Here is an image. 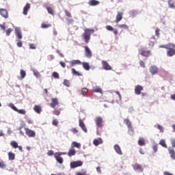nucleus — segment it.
<instances>
[{
    "mask_svg": "<svg viewBox=\"0 0 175 175\" xmlns=\"http://www.w3.org/2000/svg\"><path fill=\"white\" fill-rule=\"evenodd\" d=\"M95 32L94 29H85L84 33L82 34V37L85 41V42L88 44L91 39V35Z\"/></svg>",
    "mask_w": 175,
    "mask_h": 175,
    "instance_id": "1",
    "label": "nucleus"
},
{
    "mask_svg": "<svg viewBox=\"0 0 175 175\" xmlns=\"http://www.w3.org/2000/svg\"><path fill=\"white\" fill-rule=\"evenodd\" d=\"M95 124L97 128H102L103 126V118L100 116H97L94 119Z\"/></svg>",
    "mask_w": 175,
    "mask_h": 175,
    "instance_id": "2",
    "label": "nucleus"
},
{
    "mask_svg": "<svg viewBox=\"0 0 175 175\" xmlns=\"http://www.w3.org/2000/svg\"><path fill=\"white\" fill-rule=\"evenodd\" d=\"M70 169H76V167H79L80 166H83V161H72L70 163Z\"/></svg>",
    "mask_w": 175,
    "mask_h": 175,
    "instance_id": "3",
    "label": "nucleus"
},
{
    "mask_svg": "<svg viewBox=\"0 0 175 175\" xmlns=\"http://www.w3.org/2000/svg\"><path fill=\"white\" fill-rule=\"evenodd\" d=\"M25 132L28 137H35L36 136V132L29 128H25Z\"/></svg>",
    "mask_w": 175,
    "mask_h": 175,
    "instance_id": "4",
    "label": "nucleus"
},
{
    "mask_svg": "<svg viewBox=\"0 0 175 175\" xmlns=\"http://www.w3.org/2000/svg\"><path fill=\"white\" fill-rule=\"evenodd\" d=\"M10 107H11V109H12L13 110H14V111H16L19 114L25 115L26 113H27L25 109H17V107H16V106H14V104H13V103L10 104Z\"/></svg>",
    "mask_w": 175,
    "mask_h": 175,
    "instance_id": "5",
    "label": "nucleus"
},
{
    "mask_svg": "<svg viewBox=\"0 0 175 175\" xmlns=\"http://www.w3.org/2000/svg\"><path fill=\"white\" fill-rule=\"evenodd\" d=\"M139 54L143 57H150V54H151L150 51H147L146 48H142L139 50Z\"/></svg>",
    "mask_w": 175,
    "mask_h": 175,
    "instance_id": "6",
    "label": "nucleus"
},
{
    "mask_svg": "<svg viewBox=\"0 0 175 175\" xmlns=\"http://www.w3.org/2000/svg\"><path fill=\"white\" fill-rule=\"evenodd\" d=\"M101 64H102V66L103 67V69H105V70H111V69H112L111 66L109 64L107 61L103 60L101 62Z\"/></svg>",
    "mask_w": 175,
    "mask_h": 175,
    "instance_id": "7",
    "label": "nucleus"
},
{
    "mask_svg": "<svg viewBox=\"0 0 175 175\" xmlns=\"http://www.w3.org/2000/svg\"><path fill=\"white\" fill-rule=\"evenodd\" d=\"M175 46H169V49H167V57H173L175 55Z\"/></svg>",
    "mask_w": 175,
    "mask_h": 175,
    "instance_id": "8",
    "label": "nucleus"
},
{
    "mask_svg": "<svg viewBox=\"0 0 175 175\" xmlns=\"http://www.w3.org/2000/svg\"><path fill=\"white\" fill-rule=\"evenodd\" d=\"M58 105H59L58 98H51V102L50 103V106H51V107H52V109H55V106H58Z\"/></svg>",
    "mask_w": 175,
    "mask_h": 175,
    "instance_id": "9",
    "label": "nucleus"
},
{
    "mask_svg": "<svg viewBox=\"0 0 175 175\" xmlns=\"http://www.w3.org/2000/svg\"><path fill=\"white\" fill-rule=\"evenodd\" d=\"M85 49V55L87 58H92V52L91 49L87 46H84Z\"/></svg>",
    "mask_w": 175,
    "mask_h": 175,
    "instance_id": "10",
    "label": "nucleus"
},
{
    "mask_svg": "<svg viewBox=\"0 0 175 175\" xmlns=\"http://www.w3.org/2000/svg\"><path fill=\"white\" fill-rule=\"evenodd\" d=\"M124 122L126 124V125H127L129 131L133 132V127H132V122H131V120H129V119H124Z\"/></svg>",
    "mask_w": 175,
    "mask_h": 175,
    "instance_id": "11",
    "label": "nucleus"
},
{
    "mask_svg": "<svg viewBox=\"0 0 175 175\" xmlns=\"http://www.w3.org/2000/svg\"><path fill=\"white\" fill-rule=\"evenodd\" d=\"M143 90H144V88H143V86L140 85H137L135 86V93L136 95H140V94H142V91H143Z\"/></svg>",
    "mask_w": 175,
    "mask_h": 175,
    "instance_id": "12",
    "label": "nucleus"
},
{
    "mask_svg": "<svg viewBox=\"0 0 175 175\" xmlns=\"http://www.w3.org/2000/svg\"><path fill=\"white\" fill-rule=\"evenodd\" d=\"M79 122L80 128H81V129L83 131V132H85V133H87V132H88V130L87 129V127H85V124H84L83 120L79 119Z\"/></svg>",
    "mask_w": 175,
    "mask_h": 175,
    "instance_id": "13",
    "label": "nucleus"
},
{
    "mask_svg": "<svg viewBox=\"0 0 175 175\" xmlns=\"http://www.w3.org/2000/svg\"><path fill=\"white\" fill-rule=\"evenodd\" d=\"M15 35L17 36L18 39H23V33H21V30L18 27L15 28Z\"/></svg>",
    "mask_w": 175,
    "mask_h": 175,
    "instance_id": "14",
    "label": "nucleus"
},
{
    "mask_svg": "<svg viewBox=\"0 0 175 175\" xmlns=\"http://www.w3.org/2000/svg\"><path fill=\"white\" fill-rule=\"evenodd\" d=\"M31 9V4H29V3H27L25 6L23 8V14L25 16H27V14H28V10H29Z\"/></svg>",
    "mask_w": 175,
    "mask_h": 175,
    "instance_id": "15",
    "label": "nucleus"
},
{
    "mask_svg": "<svg viewBox=\"0 0 175 175\" xmlns=\"http://www.w3.org/2000/svg\"><path fill=\"white\" fill-rule=\"evenodd\" d=\"M124 16V12H118L116 15V23H118L121 20H122V16Z\"/></svg>",
    "mask_w": 175,
    "mask_h": 175,
    "instance_id": "16",
    "label": "nucleus"
},
{
    "mask_svg": "<svg viewBox=\"0 0 175 175\" xmlns=\"http://www.w3.org/2000/svg\"><path fill=\"white\" fill-rule=\"evenodd\" d=\"M55 158L59 162V163H64V159L61 157L60 153H55Z\"/></svg>",
    "mask_w": 175,
    "mask_h": 175,
    "instance_id": "17",
    "label": "nucleus"
},
{
    "mask_svg": "<svg viewBox=\"0 0 175 175\" xmlns=\"http://www.w3.org/2000/svg\"><path fill=\"white\" fill-rule=\"evenodd\" d=\"M106 29H107V31H113V33L116 36L118 35V31L117 30V29H114V27H113L110 25H107Z\"/></svg>",
    "mask_w": 175,
    "mask_h": 175,
    "instance_id": "18",
    "label": "nucleus"
},
{
    "mask_svg": "<svg viewBox=\"0 0 175 175\" xmlns=\"http://www.w3.org/2000/svg\"><path fill=\"white\" fill-rule=\"evenodd\" d=\"M149 70L152 75H157V73H158V67L152 66L149 68Z\"/></svg>",
    "mask_w": 175,
    "mask_h": 175,
    "instance_id": "19",
    "label": "nucleus"
},
{
    "mask_svg": "<svg viewBox=\"0 0 175 175\" xmlns=\"http://www.w3.org/2000/svg\"><path fill=\"white\" fill-rule=\"evenodd\" d=\"M100 2L98 0H90L88 1L89 6H98Z\"/></svg>",
    "mask_w": 175,
    "mask_h": 175,
    "instance_id": "20",
    "label": "nucleus"
},
{
    "mask_svg": "<svg viewBox=\"0 0 175 175\" xmlns=\"http://www.w3.org/2000/svg\"><path fill=\"white\" fill-rule=\"evenodd\" d=\"M0 14L2 16V17H4V18H8L9 17V14H8V11L5 9H1L0 10Z\"/></svg>",
    "mask_w": 175,
    "mask_h": 175,
    "instance_id": "21",
    "label": "nucleus"
},
{
    "mask_svg": "<svg viewBox=\"0 0 175 175\" xmlns=\"http://www.w3.org/2000/svg\"><path fill=\"white\" fill-rule=\"evenodd\" d=\"M159 49H165V50H167L169 47H175L174 44L172 43H169L167 44H164V45H160Z\"/></svg>",
    "mask_w": 175,
    "mask_h": 175,
    "instance_id": "22",
    "label": "nucleus"
},
{
    "mask_svg": "<svg viewBox=\"0 0 175 175\" xmlns=\"http://www.w3.org/2000/svg\"><path fill=\"white\" fill-rule=\"evenodd\" d=\"M67 155H68V157H70L76 155V150L75 149V148H70L68 152L67 153Z\"/></svg>",
    "mask_w": 175,
    "mask_h": 175,
    "instance_id": "23",
    "label": "nucleus"
},
{
    "mask_svg": "<svg viewBox=\"0 0 175 175\" xmlns=\"http://www.w3.org/2000/svg\"><path fill=\"white\" fill-rule=\"evenodd\" d=\"M103 143V140L102 139V138H98V139H95L93 141V144L94 146H99V144H102Z\"/></svg>",
    "mask_w": 175,
    "mask_h": 175,
    "instance_id": "24",
    "label": "nucleus"
},
{
    "mask_svg": "<svg viewBox=\"0 0 175 175\" xmlns=\"http://www.w3.org/2000/svg\"><path fill=\"white\" fill-rule=\"evenodd\" d=\"M92 92H98V94H103L102 88H99V86L93 87L92 89Z\"/></svg>",
    "mask_w": 175,
    "mask_h": 175,
    "instance_id": "25",
    "label": "nucleus"
},
{
    "mask_svg": "<svg viewBox=\"0 0 175 175\" xmlns=\"http://www.w3.org/2000/svg\"><path fill=\"white\" fill-rule=\"evenodd\" d=\"M33 110L38 114H40V113H42V107H40V105H35L33 107Z\"/></svg>",
    "mask_w": 175,
    "mask_h": 175,
    "instance_id": "26",
    "label": "nucleus"
},
{
    "mask_svg": "<svg viewBox=\"0 0 175 175\" xmlns=\"http://www.w3.org/2000/svg\"><path fill=\"white\" fill-rule=\"evenodd\" d=\"M114 150L117 154L119 155H122V151L121 150V148L118 145H115L114 146Z\"/></svg>",
    "mask_w": 175,
    "mask_h": 175,
    "instance_id": "27",
    "label": "nucleus"
},
{
    "mask_svg": "<svg viewBox=\"0 0 175 175\" xmlns=\"http://www.w3.org/2000/svg\"><path fill=\"white\" fill-rule=\"evenodd\" d=\"M81 62L79 59L77 60H72L70 62V65L71 66H75V65H81Z\"/></svg>",
    "mask_w": 175,
    "mask_h": 175,
    "instance_id": "28",
    "label": "nucleus"
},
{
    "mask_svg": "<svg viewBox=\"0 0 175 175\" xmlns=\"http://www.w3.org/2000/svg\"><path fill=\"white\" fill-rule=\"evenodd\" d=\"M133 167L134 170H139L140 172H143V168L142 167V165H140L138 163H135L133 165Z\"/></svg>",
    "mask_w": 175,
    "mask_h": 175,
    "instance_id": "29",
    "label": "nucleus"
},
{
    "mask_svg": "<svg viewBox=\"0 0 175 175\" xmlns=\"http://www.w3.org/2000/svg\"><path fill=\"white\" fill-rule=\"evenodd\" d=\"M138 144L141 146H146V139L140 137L138 139Z\"/></svg>",
    "mask_w": 175,
    "mask_h": 175,
    "instance_id": "30",
    "label": "nucleus"
},
{
    "mask_svg": "<svg viewBox=\"0 0 175 175\" xmlns=\"http://www.w3.org/2000/svg\"><path fill=\"white\" fill-rule=\"evenodd\" d=\"M168 152H169V154H170L172 159H175V150H174V149L169 148Z\"/></svg>",
    "mask_w": 175,
    "mask_h": 175,
    "instance_id": "31",
    "label": "nucleus"
},
{
    "mask_svg": "<svg viewBox=\"0 0 175 175\" xmlns=\"http://www.w3.org/2000/svg\"><path fill=\"white\" fill-rule=\"evenodd\" d=\"M168 5L171 9H175V1L174 0H168Z\"/></svg>",
    "mask_w": 175,
    "mask_h": 175,
    "instance_id": "32",
    "label": "nucleus"
},
{
    "mask_svg": "<svg viewBox=\"0 0 175 175\" xmlns=\"http://www.w3.org/2000/svg\"><path fill=\"white\" fill-rule=\"evenodd\" d=\"M81 64L85 70H89L91 68L88 62H82Z\"/></svg>",
    "mask_w": 175,
    "mask_h": 175,
    "instance_id": "33",
    "label": "nucleus"
},
{
    "mask_svg": "<svg viewBox=\"0 0 175 175\" xmlns=\"http://www.w3.org/2000/svg\"><path fill=\"white\" fill-rule=\"evenodd\" d=\"M8 158L10 161H14L16 158V154L12 152H8Z\"/></svg>",
    "mask_w": 175,
    "mask_h": 175,
    "instance_id": "34",
    "label": "nucleus"
},
{
    "mask_svg": "<svg viewBox=\"0 0 175 175\" xmlns=\"http://www.w3.org/2000/svg\"><path fill=\"white\" fill-rule=\"evenodd\" d=\"M75 147H76L77 148H80V147H81V145L79 143L73 142L71 144V148H75Z\"/></svg>",
    "mask_w": 175,
    "mask_h": 175,
    "instance_id": "35",
    "label": "nucleus"
},
{
    "mask_svg": "<svg viewBox=\"0 0 175 175\" xmlns=\"http://www.w3.org/2000/svg\"><path fill=\"white\" fill-rule=\"evenodd\" d=\"M159 144H160V146H162V147H163L164 148H167V145L166 144V142L165 141V139H161Z\"/></svg>",
    "mask_w": 175,
    "mask_h": 175,
    "instance_id": "36",
    "label": "nucleus"
},
{
    "mask_svg": "<svg viewBox=\"0 0 175 175\" xmlns=\"http://www.w3.org/2000/svg\"><path fill=\"white\" fill-rule=\"evenodd\" d=\"M71 72H72V75H74V76H83V75H81V73L77 72L76 70V69H75V68H72Z\"/></svg>",
    "mask_w": 175,
    "mask_h": 175,
    "instance_id": "37",
    "label": "nucleus"
},
{
    "mask_svg": "<svg viewBox=\"0 0 175 175\" xmlns=\"http://www.w3.org/2000/svg\"><path fill=\"white\" fill-rule=\"evenodd\" d=\"M117 27L121 29H129L128 25H118Z\"/></svg>",
    "mask_w": 175,
    "mask_h": 175,
    "instance_id": "38",
    "label": "nucleus"
},
{
    "mask_svg": "<svg viewBox=\"0 0 175 175\" xmlns=\"http://www.w3.org/2000/svg\"><path fill=\"white\" fill-rule=\"evenodd\" d=\"M50 27H51V24L50 23H42L41 24V28H43V29L50 28Z\"/></svg>",
    "mask_w": 175,
    "mask_h": 175,
    "instance_id": "39",
    "label": "nucleus"
},
{
    "mask_svg": "<svg viewBox=\"0 0 175 175\" xmlns=\"http://www.w3.org/2000/svg\"><path fill=\"white\" fill-rule=\"evenodd\" d=\"M46 9L49 14L54 16V10L51 7H46Z\"/></svg>",
    "mask_w": 175,
    "mask_h": 175,
    "instance_id": "40",
    "label": "nucleus"
},
{
    "mask_svg": "<svg viewBox=\"0 0 175 175\" xmlns=\"http://www.w3.org/2000/svg\"><path fill=\"white\" fill-rule=\"evenodd\" d=\"M10 146H12L13 148H17V147H18V144H17V142L16 141H12L10 142Z\"/></svg>",
    "mask_w": 175,
    "mask_h": 175,
    "instance_id": "41",
    "label": "nucleus"
},
{
    "mask_svg": "<svg viewBox=\"0 0 175 175\" xmlns=\"http://www.w3.org/2000/svg\"><path fill=\"white\" fill-rule=\"evenodd\" d=\"M62 110V108H59V109H55L53 111V113L55 115V116H59V114H61V111Z\"/></svg>",
    "mask_w": 175,
    "mask_h": 175,
    "instance_id": "42",
    "label": "nucleus"
},
{
    "mask_svg": "<svg viewBox=\"0 0 175 175\" xmlns=\"http://www.w3.org/2000/svg\"><path fill=\"white\" fill-rule=\"evenodd\" d=\"M63 84L66 85V87H70V82L68 79H64Z\"/></svg>",
    "mask_w": 175,
    "mask_h": 175,
    "instance_id": "43",
    "label": "nucleus"
},
{
    "mask_svg": "<svg viewBox=\"0 0 175 175\" xmlns=\"http://www.w3.org/2000/svg\"><path fill=\"white\" fill-rule=\"evenodd\" d=\"M0 169H6V163L5 161H0Z\"/></svg>",
    "mask_w": 175,
    "mask_h": 175,
    "instance_id": "44",
    "label": "nucleus"
},
{
    "mask_svg": "<svg viewBox=\"0 0 175 175\" xmlns=\"http://www.w3.org/2000/svg\"><path fill=\"white\" fill-rule=\"evenodd\" d=\"M64 13H65L66 16L67 17H68V18H72V13H70V12H69V11L65 10H64Z\"/></svg>",
    "mask_w": 175,
    "mask_h": 175,
    "instance_id": "45",
    "label": "nucleus"
},
{
    "mask_svg": "<svg viewBox=\"0 0 175 175\" xmlns=\"http://www.w3.org/2000/svg\"><path fill=\"white\" fill-rule=\"evenodd\" d=\"M20 73L21 79H25V76H27V73L25 72V71H24V70H21Z\"/></svg>",
    "mask_w": 175,
    "mask_h": 175,
    "instance_id": "46",
    "label": "nucleus"
},
{
    "mask_svg": "<svg viewBox=\"0 0 175 175\" xmlns=\"http://www.w3.org/2000/svg\"><path fill=\"white\" fill-rule=\"evenodd\" d=\"M52 77L54 79H59V74H58V72H53L52 74Z\"/></svg>",
    "mask_w": 175,
    "mask_h": 175,
    "instance_id": "47",
    "label": "nucleus"
},
{
    "mask_svg": "<svg viewBox=\"0 0 175 175\" xmlns=\"http://www.w3.org/2000/svg\"><path fill=\"white\" fill-rule=\"evenodd\" d=\"M81 92H82V95H83V96H85L88 93V90L87 88H83L81 90Z\"/></svg>",
    "mask_w": 175,
    "mask_h": 175,
    "instance_id": "48",
    "label": "nucleus"
},
{
    "mask_svg": "<svg viewBox=\"0 0 175 175\" xmlns=\"http://www.w3.org/2000/svg\"><path fill=\"white\" fill-rule=\"evenodd\" d=\"M12 32H13V29H8L6 31H5V33H6V36H10V33H12Z\"/></svg>",
    "mask_w": 175,
    "mask_h": 175,
    "instance_id": "49",
    "label": "nucleus"
},
{
    "mask_svg": "<svg viewBox=\"0 0 175 175\" xmlns=\"http://www.w3.org/2000/svg\"><path fill=\"white\" fill-rule=\"evenodd\" d=\"M33 75L37 77V79H39V77H41L40 72H39V71L37 70L33 71Z\"/></svg>",
    "mask_w": 175,
    "mask_h": 175,
    "instance_id": "50",
    "label": "nucleus"
},
{
    "mask_svg": "<svg viewBox=\"0 0 175 175\" xmlns=\"http://www.w3.org/2000/svg\"><path fill=\"white\" fill-rule=\"evenodd\" d=\"M152 150H153L154 152H158V144L153 145Z\"/></svg>",
    "mask_w": 175,
    "mask_h": 175,
    "instance_id": "51",
    "label": "nucleus"
},
{
    "mask_svg": "<svg viewBox=\"0 0 175 175\" xmlns=\"http://www.w3.org/2000/svg\"><path fill=\"white\" fill-rule=\"evenodd\" d=\"M52 124L54 125V126H58V120L57 119H54Z\"/></svg>",
    "mask_w": 175,
    "mask_h": 175,
    "instance_id": "52",
    "label": "nucleus"
},
{
    "mask_svg": "<svg viewBox=\"0 0 175 175\" xmlns=\"http://www.w3.org/2000/svg\"><path fill=\"white\" fill-rule=\"evenodd\" d=\"M29 49H31L32 50H36V45L34 44H29Z\"/></svg>",
    "mask_w": 175,
    "mask_h": 175,
    "instance_id": "53",
    "label": "nucleus"
},
{
    "mask_svg": "<svg viewBox=\"0 0 175 175\" xmlns=\"http://www.w3.org/2000/svg\"><path fill=\"white\" fill-rule=\"evenodd\" d=\"M16 46H18V47H23V42L19 40L16 43Z\"/></svg>",
    "mask_w": 175,
    "mask_h": 175,
    "instance_id": "54",
    "label": "nucleus"
},
{
    "mask_svg": "<svg viewBox=\"0 0 175 175\" xmlns=\"http://www.w3.org/2000/svg\"><path fill=\"white\" fill-rule=\"evenodd\" d=\"M67 23L68 24H72V23H73V19L72 18H69L66 19Z\"/></svg>",
    "mask_w": 175,
    "mask_h": 175,
    "instance_id": "55",
    "label": "nucleus"
},
{
    "mask_svg": "<svg viewBox=\"0 0 175 175\" xmlns=\"http://www.w3.org/2000/svg\"><path fill=\"white\" fill-rule=\"evenodd\" d=\"M71 132H72V133H78L79 130H77V129H76V128H72V129H71Z\"/></svg>",
    "mask_w": 175,
    "mask_h": 175,
    "instance_id": "56",
    "label": "nucleus"
},
{
    "mask_svg": "<svg viewBox=\"0 0 175 175\" xmlns=\"http://www.w3.org/2000/svg\"><path fill=\"white\" fill-rule=\"evenodd\" d=\"M157 128L160 130V132L163 133V127H162V126L157 124Z\"/></svg>",
    "mask_w": 175,
    "mask_h": 175,
    "instance_id": "57",
    "label": "nucleus"
},
{
    "mask_svg": "<svg viewBox=\"0 0 175 175\" xmlns=\"http://www.w3.org/2000/svg\"><path fill=\"white\" fill-rule=\"evenodd\" d=\"M59 65H61L62 68H66V64L62 61L59 62Z\"/></svg>",
    "mask_w": 175,
    "mask_h": 175,
    "instance_id": "58",
    "label": "nucleus"
},
{
    "mask_svg": "<svg viewBox=\"0 0 175 175\" xmlns=\"http://www.w3.org/2000/svg\"><path fill=\"white\" fill-rule=\"evenodd\" d=\"M47 155H49V157H51V155H54V151L49 150L47 152Z\"/></svg>",
    "mask_w": 175,
    "mask_h": 175,
    "instance_id": "59",
    "label": "nucleus"
},
{
    "mask_svg": "<svg viewBox=\"0 0 175 175\" xmlns=\"http://www.w3.org/2000/svg\"><path fill=\"white\" fill-rule=\"evenodd\" d=\"M139 65H140V66H142V68H146V64H145L144 62H143L142 60L139 62Z\"/></svg>",
    "mask_w": 175,
    "mask_h": 175,
    "instance_id": "60",
    "label": "nucleus"
},
{
    "mask_svg": "<svg viewBox=\"0 0 175 175\" xmlns=\"http://www.w3.org/2000/svg\"><path fill=\"white\" fill-rule=\"evenodd\" d=\"M56 53H57V54H59V55H60L62 58H64L65 57V55H64L63 53H62L61 51H59V50L56 51Z\"/></svg>",
    "mask_w": 175,
    "mask_h": 175,
    "instance_id": "61",
    "label": "nucleus"
},
{
    "mask_svg": "<svg viewBox=\"0 0 175 175\" xmlns=\"http://www.w3.org/2000/svg\"><path fill=\"white\" fill-rule=\"evenodd\" d=\"M171 144H172V147H174V148H175V139H171Z\"/></svg>",
    "mask_w": 175,
    "mask_h": 175,
    "instance_id": "62",
    "label": "nucleus"
},
{
    "mask_svg": "<svg viewBox=\"0 0 175 175\" xmlns=\"http://www.w3.org/2000/svg\"><path fill=\"white\" fill-rule=\"evenodd\" d=\"M155 33H156L157 36L159 37V35H160V33H159V29H157L155 30Z\"/></svg>",
    "mask_w": 175,
    "mask_h": 175,
    "instance_id": "63",
    "label": "nucleus"
},
{
    "mask_svg": "<svg viewBox=\"0 0 175 175\" xmlns=\"http://www.w3.org/2000/svg\"><path fill=\"white\" fill-rule=\"evenodd\" d=\"M27 124H33V120L31 119H27Z\"/></svg>",
    "mask_w": 175,
    "mask_h": 175,
    "instance_id": "64",
    "label": "nucleus"
}]
</instances>
